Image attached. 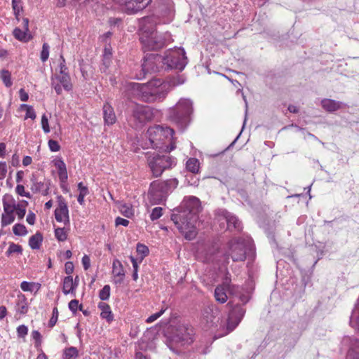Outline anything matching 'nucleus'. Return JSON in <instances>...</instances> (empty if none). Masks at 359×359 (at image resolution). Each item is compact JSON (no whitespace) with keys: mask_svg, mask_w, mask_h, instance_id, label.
<instances>
[{"mask_svg":"<svg viewBox=\"0 0 359 359\" xmlns=\"http://www.w3.org/2000/svg\"><path fill=\"white\" fill-rule=\"evenodd\" d=\"M140 41L143 48L147 50H156L162 48L171 40L168 32L159 34L156 30V18L147 16L140 22Z\"/></svg>","mask_w":359,"mask_h":359,"instance_id":"obj_3","label":"nucleus"},{"mask_svg":"<svg viewBox=\"0 0 359 359\" xmlns=\"http://www.w3.org/2000/svg\"><path fill=\"white\" fill-rule=\"evenodd\" d=\"M58 177L62 183L67 182L68 178L67 170H64L58 172Z\"/></svg>","mask_w":359,"mask_h":359,"instance_id":"obj_62","label":"nucleus"},{"mask_svg":"<svg viewBox=\"0 0 359 359\" xmlns=\"http://www.w3.org/2000/svg\"><path fill=\"white\" fill-rule=\"evenodd\" d=\"M19 94H20V98L22 101L26 102L28 100V98H29L28 93L27 92H25V90L23 88H21L19 90Z\"/></svg>","mask_w":359,"mask_h":359,"instance_id":"obj_64","label":"nucleus"},{"mask_svg":"<svg viewBox=\"0 0 359 359\" xmlns=\"http://www.w3.org/2000/svg\"><path fill=\"white\" fill-rule=\"evenodd\" d=\"M322 107L328 112L332 113L346 106V104L332 99H323L321 100Z\"/></svg>","mask_w":359,"mask_h":359,"instance_id":"obj_20","label":"nucleus"},{"mask_svg":"<svg viewBox=\"0 0 359 359\" xmlns=\"http://www.w3.org/2000/svg\"><path fill=\"white\" fill-rule=\"evenodd\" d=\"M249 240L244 238H233L229 243V250L225 254L226 259L230 257L233 262L244 261L246 257L247 249H250Z\"/></svg>","mask_w":359,"mask_h":359,"instance_id":"obj_8","label":"nucleus"},{"mask_svg":"<svg viewBox=\"0 0 359 359\" xmlns=\"http://www.w3.org/2000/svg\"><path fill=\"white\" fill-rule=\"evenodd\" d=\"M165 311V309H161L160 311L150 316L149 317L147 318L146 322L148 323L154 322L164 313Z\"/></svg>","mask_w":359,"mask_h":359,"instance_id":"obj_53","label":"nucleus"},{"mask_svg":"<svg viewBox=\"0 0 359 359\" xmlns=\"http://www.w3.org/2000/svg\"><path fill=\"white\" fill-rule=\"evenodd\" d=\"M59 69H60V71H59L58 74H68V72H67L68 68L66 66L65 60L62 55H61L60 58Z\"/></svg>","mask_w":359,"mask_h":359,"instance_id":"obj_49","label":"nucleus"},{"mask_svg":"<svg viewBox=\"0 0 359 359\" xmlns=\"http://www.w3.org/2000/svg\"><path fill=\"white\" fill-rule=\"evenodd\" d=\"M4 213L1 215V226H6L12 224L15 220V200L13 196L6 194L3 197Z\"/></svg>","mask_w":359,"mask_h":359,"instance_id":"obj_9","label":"nucleus"},{"mask_svg":"<svg viewBox=\"0 0 359 359\" xmlns=\"http://www.w3.org/2000/svg\"><path fill=\"white\" fill-rule=\"evenodd\" d=\"M110 290L111 288L109 285H104L99 292L100 299L102 301L107 300L110 297Z\"/></svg>","mask_w":359,"mask_h":359,"instance_id":"obj_40","label":"nucleus"},{"mask_svg":"<svg viewBox=\"0 0 359 359\" xmlns=\"http://www.w3.org/2000/svg\"><path fill=\"white\" fill-rule=\"evenodd\" d=\"M65 273L70 275L74 271V264L72 262H67L65 265Z\"/></svg>","mask_w":359,"mask_h":359,"instance_id":"obj_59","label":"nucleus"},{"mask_svg":"<svg viewBox=\"0 0 359 359\" xmlns=\"http://www.w3.org/2000/svg\"><path fill=\"white\" fill-rule=\"evenodd\" d=\"M55 217L58 222H63L65 225L69 224L68 207L62 196H57V207L55 210Z\"/></svg>","mask_w":359,"mask_h":359,"instance_id":"obj_17","label":"nucleus"},{"mask_svg":"<svg viewBox=\"0 0 359 359\" xmlns=\"http://www.w3.org/2000/svg\"><path fill=\"white\" fill-rule=\"evenodd\" d=\"M183 82L184 81H180L178 78H172L166 81L155 79L146 83H131L130 88L133 94L142 101L153 102L164 99L173 87Z\"/></svg>","mask_w":359,"mask_h":359,"instance_id":"obj_2","label":"nucleus"},{"mask_svg":"<svg viewBox=\"0 0 359 359\" xmlns=\"http://www.w3.org/2000/svg\"><path fill=\"white\" fill-rule=\"evenodd\" d=\"M153 117V109L148 106L137 105L133 110V118L138 124L149 121Z\"/></svg>","mask_w":359,"mask_h":359,"instance_id":"obj_16","label":"nucleus"},{"mask_svg":"<svg viewBox=\"0 0 359 359\" xmlns=\"http://www.w3.org/2000/svg\"><path fill=\"white\" fill-rule=\"evenodd\" d=\"M217 313L218 311L216 309H214L213 308L208 307L204 309L203 318L206 321L207 324H214Z\"/></svg>","mask_w":359,"mask_h":359,"instance_id":"obj_26","label":"nucleus"},{"mask_svg":"<svg viewBox=\"0 0 359 359\" xmlns=\"http://www.w3.org/2000/svg\"><path fill=\"white\" fill-rule=\"evenodd\" d=\"M1 79L6 87L12 86L11 73L8 70L3 69L1 72Z\"/></svg>","mask_w":359,"mask_h":359,"instance_id":"obj_38","label":"nucleus"},{"mask_svg":"<svg viewBox=\"0 0 359 359\" xmlns=\"http://www.w3.org/2000/svg\"><path fill=\"white\" fill-rule=\"evenodd\" d=\"M50 46L47 43H44L42 46V50L40 53V58L43 62L47 61L49 57Z\"/></svg>","mask_w":359,"mask_h":359,"instance_id":"obj_41","label":"nucleus"},{"mask_svg":"<svg viewBox=\"0 0 359 359\" xmlns=\"http://www.w3.org/2000/svg\"><path fill=\"white\" fill-rule=\"evenodd\" d=\"M161 67H164L162 56L155 53L145 55L142 64V69L144 74L158 72Z\"/></svg>","mask_w":359,"mask_h":359,"instance_id":"obj_11","label":"nucleus"},{"mask_svg":"<svg viewBox=\"0 0 359 359\" xmlns=\"http://www.w3.org/2000/svg\"><path fill=\"white\" fill-rule=\"evenodd\" d=\"M193 330L185 326H180L176 333L171 338V344L183 346L191 344L193 341Z\"/></svg>","mask_w":359,"mask_h":359,"instance_id":"obj_13","label":"nucleus"},{"mask_svg":"<svg viewBox=\"0 0 359 359\" xmlns=\"http://www.w3.org/2000/svg\"><path fill=\"white\" fill-rule=\"evenodd\" d=\"M200 210L199 199L190 196L184 197L180 206L172 214L171 219L187 240L191 241L196 236V223Z\"/></svg>","mask_w":359,"mask_h":359,"instance_id":"obj_1","label":"nucleus"},{"mask_svg":"<svg viewBox=\"0 0 359 359\" xmlns=\"http://www.w3.org/2000/svg\"><path fill=\"white\" fill-rule=\"evenodd\" d=\"M55 236L59 241H65L67 238V231L65 228H57L55 229Z\"/></svg>","mask_w":359,"mask_h":359,"instance_id":"obj_39","label":"nucleus"},{"mask_svg":"<svg viewBox=\"0 0 359 359\" xmlns=\"http://www.w3.org/2000/svg\"><path fill=\"white\" fill-rule=\"evenodd\" d=\"M97 306L98 309L101 311L100 316L102 318L106 319L107 322H111L114 319V316L111 313L110 306L104 302L99 303Z\"/></svg>","mask_w":359,"mask_h":359,"instance_id":"obj_25","label":"nucleus"},{"mask_svg":"<svg viewBox=\"0 0 359 359\" xmlns=\"http://www.w3.org/2000/svg\"><path fill=\"white\" fill-rule=\"evenodd\" d=\"M53 165L57 169V172L67 170L66 165L64 161L60 158H57L53 161Z\"/></svg>","mask_w":359,"mask_h":359,"instance_id":"obj_44","label":"nucleus"},{"mask_svg":"<svg viewBox=\"0 0 359 359\" xmlns=\"http://www.w3.org/2000/svg\"><path fill=\"white\" fill-rule=\"evenodd\" d=\"M163 186L165 185L161 184L160 181H154L151 184L148 198L151 203H160L165 199L168 193Z\"/></svg>","mask_w":359,"mask_h":359,"instance_id":"obj_12","label":"nucleus"},{"mask_svg":"<svg viewBox=\"0 0 359 359\" xmlns=\"http://www.w3.org/2000/svg\"><path fill=\"white\" fill-rule=\"evenodd\" d=\"M137 252L140 255L141 260L149 254V248L144 244L137 245Z\"/></svg>","mask_w":359,"mask_h":359,"instance_id":"obj_42","label":"nucleus"},{"mask_svg":"<svg viewBox=\"0 0 359 359\" xmlns=\"http://www.w3.org/2000/svg\"><path fill=\"white\" fill-rule=\"evenodd\" d=\"M151 0H117L118 3L123 6L126 10L133 13L145 8Z\"/></svg>","mask_w":359,"mask_h":359,"instance_id":"obj_18","label":"nucleus"},{"mask_svg":"<svg viewBox=\"0 0 359 359\" xmlns=\"http://www.w3.org/2000/svg\"><path fill=\"white\" fill-rule=\"evenodd\" d=\"M7 173V165L6 162H0V180H4Z\"/></svg>","mask_w":359,"mask_h":359,"instance_id":"obj_55","label":"nucleus"},{"mask_svg":"<svg viewBox=\"0 0 359 359\" xmlns=\"http://www.w3.org/2000/svg\"><path fill=\"white\" fill-rule=\"evenodd\" d=\"M28 333V328L25 325H21L17 327V334L18 337L24 338Z\"/></svg>","mask_w":359,"mask_h":359,"instance_id":"obj_52","label":"nucleus"},{"mask_svg":"<svg viewBox=\"0 0 359 359\" xmlns=\"http://www.w3.org/2000/svg\"><path fill=\"white\" fill-rule=\"evenodd\" d=\"M174 130L168 127L155 126L147 132L151 147L170 152L175 149L173 140Z\"/></svg>","mask_w":359,"mask_h":359,"instance_id":"obj_4","label":"nucleus"},{"mask_svg":"<svg viewBox=\"0 0 359 359\" xmlns=\"http://www.w3.org/2000/svg\"><path fill=\"white\" fill-rule=\"evenodd\" d=\"M102 62H102V66L101 67V70L102 72H105L110 65L111 58L103 57Z\"/></svg>","mask_w":359,"mask_h":359,"instance_id":"obj_60","label":"nucleus"},{"mask_svg":"<svg viewBox=\"0 0 359 359\" xmlns=\"http://www.w3.org/2000/svg\"><path fill=\"white\" fill-rule=\"evenodd\" d=\"M77 286L78 283L74 282L72 276H66L63 280L62 292L65 294H72L75 295Z\"/></svg>","mask_w":359,"mask_h":359,"instance_id":"obj_23","label":"nucleus"},{"mask_svg":"<svg viewBox=\"0 0 359 359\" xmlns=\"http://www.w3.org/2000/svg\"><path fill=\"white\" fill-rule=\"evenodd\" d=\"M22 252V248L20 245L15 244L14 243H11L9 244V247H8L7 251L6 252V256L9 257L11 255L15 254V253L21 255Z\"/></svg>","mask_w":359,"mask_h":359,"instance_id":"obj_33","label":"nucleus"},{"mask_svg":"<svg viewBox=\"0 0 359 359\" xmlns=\"http://www.w3.org/2000/svg\"><path fill=\"white\" fill-rule=\"evenodd\" d=\"M20 108L22 109H25L26 110V114L25 116V119L31 118V119L34 120L36 118V113L32 106L27 105L25 104H22L20 105Z\"/></svg>","mask_w":359,"mask_h":359,"instance_id":"obj_35","label":"nucleus"},{"mask_svg":"<svg viewBox=\"0 0 359 359\" xmlns=\"http://www.w3.org/2000/svg\"><path fill=\"white\" fill-rule=\"evenodd\" d=\"M148 165L156 177H160L164 170L176 165V160L170 155L154 154L147 157Z\"/></svg>","mask_w":359,"mask_h":359,"instance_id":"obj_7","label":"nucleus"},{"mask_svg":"<svg viewBox=\"0 0 359 359\" xmlns=\"http://www.w3.org/2000/svg\"><path fill=\"white\" fill-rule=\"evenodd\" d=\"M163 58V65L166 69H177L182 71L187 64V57L183 48H176L165 53Z\"/></svg>","mask_w":359,"mask_h":359,"instance_id":"obj_6","label":"nucleus"},{"mask_svg":"<svg viewBox=\"0 0 359 359\" xmlns=\"http://www.w3.org/2000/svg\"><path fill=\"white\" fill-rule=\"evenodd\" d=\"M115 224L116 226L121 225L123 226H127L129 224V221L126 219L118 217L115 219Z\"/></svg>","mask_w":359,"mask_h":359,"instance_id":"obj_57","label":"nucleus"},{"mask_svg":"<svg viewBox=\"0 0 359 359\" xmlns=\"http://www.w3.org/2000/svg\"><path fill=\"white\" fill-rule=\"evenodd\" d=\"M36 215L34 212H29L27 216L26 220L28 224L33 225L35 223Z\"/></svg>","mask_w":359,"mask_h":359,"instance_id":"obj_61","label":"nucleus"},{"mask_svg":"<svg viewBox=\"0 0 359 359\" xmlns=\"http://www.w3.org/2000/svg\"><path fill=\"white\" fill-rule=\"evenodd\" d=\"M186 168L192 173H198L200 168V163L196 158H190L186 163Z\"/></svg>","mask_w":359,"mask_h":359,"instance_id":"obj_29","label":"nucleus"},{"mask_svg":"<svg viewBox=\"0 0 359 359\" xmlns=\"http://www.w3.org/2000/svg\"><path fill=\"white\" fill-rule=\"evenodd\" d=\"M161 184H164L165 186V189L168 191V193L172 191L175 188H176L178 185V181L177 179H170L166 181L161 182Z\"/></svg>","mask_w":359,"mask_h":359,"instance_id":"obj_36","label":"nucleus"},{"mask_svg":"<svg viewBox=\"0 0 359 359\" xmlns=\"http://www.w3.org/2000/svg\"><path fill=\"white\" fill-rule=\"evenodd\" d=\"M217 215L220 219H224L226 222L229 230L241 231L242 229L241 222L239 219L226 210H218Z\"/></svg>","mask_w":359,"mask_h":359,"instance_id":"obj_19","label":"nucleus"},{"mask_svg":"<svg viewBox=\"0 0 359 359\" xmlns=\"http://www.w3.org/2000/svg\"><path fill=\"white\" fill-rule=\"evenodd\" d=\"M15 192L21 196H25L28 198H31L30 194L29 192L25 191V187L22 184L17 185V187L15 188Z\"/></svg>","mask_w":359,"mask_h":359,"instance_id":"obj_48","label":"nucleus"},{"mask_svg":"<svg viewBox=\"0 0 359 359\" xmlns=\"http://www.w3.org/2000/svg\"><path fill=\"white\" fill-rule=\"evenodd\" d=\"M16 311L21 314H25L27 312L28 305L27 303V299L24 295L18 296Z\"/></svg>","mask_w":359,"mask_h":359,"instance_id":"obj_30","label":"nucleus"},{"mask_svg":"<svg viewBox=\"0 0 359 359\" xmlns=\"http://www.w3.org/2000/svg\"><path fill=\"white\" fill-rule=\"evenodd\" d=\"M48 147L50 150L53 152L58 151L60 149V146L58 142L53 140H50L48 141Z\"/></svg>","mask_w":359,"mask_h":359,"instance_id":"obj_54","label":"nucleus"},{"mask_svg":"<svg viewBox=\"0 0 359 359\" xmlns=\"http://www.w3.org/2000/svg\"><path fill=\"white\" fill-rule=\"evenodd\" d=\"M32 337L35 341V346L36 348L41 346L42 343V337L40 332L37 330H34L32 332Z\"/></svg>","mask_w":359,"mask_h":359,"instance_id":"obj_46","label":"nucleus"},{"mask_svg":"<svg viewBox=\"0 0 359 359\" xmlns=\"http://www.w3.org/2000/svg\"><path fill=\"white\" fill-rule=\"evenodd\" d=\"M41 127L45 133H48L50 132L48 119L46 114H43L41 117Z\"/></svg>","mask_w":359,"mask_h":359,"instance_id":"obj_50","label":"nucleus"},{"mask_svg":"<svg viewBox=\"0 0 359 359\" xmlns=\"http://www.w3.org/2000/svg\"><path fill=\"white\" fill-rule=\"evenodd\" d=\"M112 274L114 275L115 283H121L125 277V272L121 262L116 259L112 264Z\"/></svg>","mask_w":359,"mask_h":359,"instance_id":"obj_21","label":"nucleus"},{"mask_svg":"<svg viewBox=\"0 0 359 359\" xmlns=\"http://www.w3.org/2000/svg\"><path fill=\"white\" fill-rule=\"evenodd\" d=\"M103 116L106 124L112 125L116 122V117L113 107L108 103L103 106Z\"/></svg>","mask_w":359,"mask_h":359,"instance_id":"obj_24","label":"nucleus"},{"mask_svg":"<svg viewBox=\"0 0 359 359\" xmlns=\"http://www.w3.org/2000/svg\"><path fill=\"white\" fill-rule=\"evenodd\" d=\"M82 264L85 270H88L90 266V257L85 255L82 258Z\"/></svg>","mask_w":359,"mask_h":359,"instance_id":"obj_58","label":"nucleus"},{"mask_svg":"<svg viewBox=\"0 0 359 359\" xmlns=\"http://www.w3.org/2000/svg\"><path fill=\"white\" fill-rule=\"evenodd\" d=\"M41 284L35 282L22 281L20 288L24 292H37L41 288Z\"/></svg>","mask_w":359,"mask_h":359,"instance_id":"obj_27","label":"nucleus"},{"mask_svg":"<svg viewBox=\"0 0 359 359\" xmlns=\"http://www.w3.org/2000/svg\"><path fill=\"white\" fill-rule=\"evenodd\" d=\"M57 318H58V311H57V309L56 307H55L53 310L52 316L48 323V325L50 327H53V326H55V325L56 324V323L57 321Z\"/></svg>","mask_w":359,"mask_h":359,"instance_id":"obj_51","label":"nucleus"},{"mask_svg":"<svg viewBox=\"0 0 359 359\" xmlns=\"http://www.w3.org/2000/svg\"><path fill=\"white\" fill-rule=\"evenodd\" d=\"M51 86L57 95L62 93V88L67 91H70L72 89V84L69 74H55L51 77Z\"/></svg>","mask_w":359,"mask_h":359,"instance_id":"obj_14","label":"nucleus"},{"mask_svg":"<svg viewBox=\"0 0 359 359\" xmlns=\"http://www.w3.org/2000/svg\"><path fill=\"white\" fill-rule=\"evenodd\" d=\"M163 208L161 207L154 208L150 214L151 220L155 221L159 219L163 215Z\"/></svg>","mask_w":359,"mask_h":359,"instance_id":"obj_43","label":"nucleus"},{"mask_svg":"<svg viewBox=\"0 0 359 359\" xmlns=\"http://www.w3.org/2000/svg\"><path fill=\"white\" fill-rule=\"evenodd\" d=\"M78 356V350L75 347H70L64 351L63 359H74Z\"/></svg>","mask_w":359,"mask_h":359,"instance_id":"obj_34","label":"nucleus"},{"mask_svg":"<svg viewBox=\"0 0 359 359\" xmlns=\"http://www.w3.org/2000/svg\"><path fill=\"white\" fill-rule=\"evenodd\" d=\"M245 313V310L240 306H236L233 308L229 314L227 320L226 334L233 331L238 326L244 316Z\"/></svg>","mask_w":359,"mask_h":359,"instance_id":"obj_15","label":"nucleus"},{"mask_svg":"<svg viewBox=\"0 0 359 359\" xmlns=\"http://www.w3.org/2000/svg\"><path fill=\"white\" fill-rule=\"evenodd\" d=\"M43 241L42 235L40 233L32 236L29 240V245L33 250L39 249Z\"/></svg>","mask_w":359,"mask_h":359,"instance_id":"obj_28","label":"nucleus"},{"mask_svg":"<svg viewBox=\"0 0 359 359\" xmlns=\"http://www.w3.org/2000/svg\"><path fill=\"white\" fill-rule=\"evenodd\" d=\"M78 189L79 190V194L87 195L88 194V189L87 187L84 186L82 182H79L78 184Z\"/></svg>","mask_w":359,"mask_h":359,"instance_id":"obj_63","label":"nucleus"},{"mask_svg":"<svg viewBox=\"0 0 359 359\" xmlns=\"http://www.w3.org/2000/svg\"><path fill=\"white\" fill-rule=\"evenodd\" d=\"M229 276V273H227L222 285H218L215 290V297L218 302L222 304L225 303L228 299L227 291L229 294H236L234 289H238V285L231 284V278Z\"/></svg>","mask_w":359,"mask_h":359,"instance_id":"obj_10","label":"nucleus"},{"mask_svg":"<svg viewBox=\"0 0 359 359\" xmlns=\"http://www.w3.org/2000/svg\"><path fill=\"white\" fill-rule=\"evenodd\" d=\"M350 323L353 325H357L359 328V309L355 308L352 313L350 319Z\"/></svg>","mask_w":359,"mask_h":359,"instance_id":"obj_45","label":"nucleus"},{"mask_svg":"<svg viewBox=\"0 0 359 359\" xmlns=\"http://www.w3.org/2000/svg\"><path fill=\"white\" fill-rule=\"evenodd\" d=\"M79 308V301L76 299H73L69 303V309L73 313H76Z\"/></svg>","mask_w":359,"mask_h":359,"instance_id":"obj_56","label":"nucleus"},{"mask_svg":"<svg viewBox=\"0 0 359 359\" xmlns=\"http://www.w3.org/2000/svg\"><path fill=\"white\" fill-rule=\"evenodd\" d=\"M28 31L25 29H20V28H15L13 30V35L15 39L22 41H28L30 39L29 34L27 33Z\"/></svg>","mask_w":359,"mask_h":359,"instance_id":"obj_32","label":"nucleus"},{"mask_svg":"<svg viewBox=\"0 0 359 359\" xmlns=\"http://www.w3.org/2000/svg\"><path fill=\"white\" fill-rule=\"evenodd\" d=\"M15 212L19 219H23L26 213V209L22 205L15 203Z\"/></svg>","mask_w":359,"mask_h":359,"instance_id":"obj_47","label":"nucleus"},{"mask_svg":"<svg viewBox=\"0 0 359 359\" xmlns=\"http://www.w3.org/2000/svg\"><path fill=\"white\" fill-rule=\"evenodd\" d=\"M32 186L31 190L34 193H41L43 195H47L48 191V185L43 181H37L33 175L31 178Z\"/></svg>","mask_w":359,"mask_h":359,"instance_id":"obj_22","label":"nucleus"},{"mask_svg":"<svg viewBox=\"0 0 359 359\" xmlns=\"http://www.w3.org/2000/svg\"><path fill=\"white\" fill-rule=\"evenodd\" d=\"M194 111L193 102L191 100L181 98L175 106L170 110V118L182 129L189 122V116Z\"/></svg>","mask_w":359,"mask_h":359,"instance_id":"obj_5","label":"nucleus"},{"mask_svg":"<svg viewBox=\"0 0 359 359\" xmlns=\"http://www.w3.org/2000/svg\"><path fill=\"white\" fill-rule=\"evenodd\" d=\"M120 212L125 217L130 218L134 215V210L131 205L121 203L118 206Z\"/></svg>","mask_w":359,"mask_h":359,"instance_id":"obj_31","label":"nucleus"},{"mask_svg":"<svg viewBox=\"0 0 359 359\" xmlns=\"http://www.w3.org/2000/svg\"><path fill=\"white\" fill-rule=\"evenodd\" d=\"M13 233L16 236H23L27 235V231L25 225L16 224L13 227Z\"/></svg>","mask_w":359,"mask_h":359,"instance_id":"obj_37","label":"nucleus"}]
</instances>
